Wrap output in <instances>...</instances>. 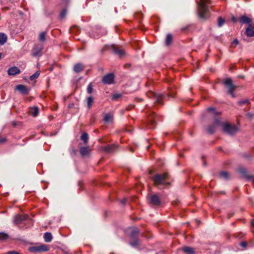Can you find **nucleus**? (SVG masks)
Returning <instances> with one entry per match:
<instances>
[{"label": "nucleus", "mask_w": 254, "mask_h": 254, "mask_svg": "<svg viewBox=\"0 0 254 254\" xmlns=\"http://www.w3.org/2000/svg\"><path fill=\"white\" fill-rule=\"evenodd\" d=\"M210 0H200L197 3V13L200 18L202 19L206 18L209 10L207 6V4H210Z\"/></svg>", "instance_id": "f257e3e1"}, {"label": "nucleus", "mask_w": 254, "mask_h": 254, "mask_svg": "<svg viewBox=\"0 0 254 254\" xmlns=\"http://www.w3.org/2000/svg\"><path fill=\"white\" fill-rule=\"evenodd\" d=\"M168 176V173H166L163 174H157L152 177V180L156 186L167 185L168 184L166 182Z\"/></svg>", "instance_id": "f03ea898"}, {"label": "nucleus", "mask_w": 254, "mask_h": 254, "mask_svg": "<svg viewBox=\"0 0 254 254\" xmlns=\"http://www.w3.org/2000/svg\"><path fill=\"white\" fill-rule=\"evenodd\" d=\"M223 129L226 133L229 135H234L238 131V128L236 126H231L228 123H226L223 125Z\"/></svg>", "instance_id": "7ed1b4c3"}, {"label": "nucleus", "mask_w": 254, "mask_h": 254, "mask_svg": "<svg viewBox=\"0 0 254 254\" xmlns=\"http://www.w3.org/2000/svg\"><path fill=\"white\" fill-rule=\"evenodd\" d=\"M48 250V247L45 245L33 247L30 248V251L33 253L47 252Z\"/></svg>", "instance_id": "20e7f679"}, {"label": "nucleus", "mask_w": 254, "mask_h": 254, "mask_svg": "<svg viewBox=\"0 0 254 254\" xmlns=\"http://www.w3.org/2000/svg\"><path fill=\"white\" fill-rule=\"evenodd\" d=\"M148 198L149 203L152 205H159L161 203L159 196L156 194L150 195L148 196Z\"/></svg>", "instance_id": "39448f33"}, {"label": "nucleus", "mask_w": 254, "mask_h": 254, "mask_svg": "<svg viewBox=\"0 0 254 254\" xmlns=\"http://www.w3.org/2000/svg\"><path fill=\"white\" fill-rule=\"evenodd\" d=\"M224 84L227 88L228 92L232 90H235L237 88V86L233 84L232 80L230 78L225 79L224 81Z\"/></svg>", "instance_id": "423d86ee"}, {"label": "nucleus", "mask_w": 254, "mask_h": 254, "mask_svg": "<svg viewBox=\"0 0 254 254\" xmlns=\"http://www.w3.org/2000/svg\"><path fill=\"white\" fill-rule=\"evenodd\" d=\"M114 75L109 73L104 76L102 79V82L105 84H111L114 83Z\"/></svg>", "instance_id": "0eeeda50"}, {"label": "nucleus", "mask_w": 254, "mask_h": 254, "mask_svg": "<svg viewBox=\"0 0 254 254\" xmlns=\"http://www.w3.org/2000/svg\"><path fill=\"white\" fill-rule=\"evenodd\" d=\"M43 48V45L41 44L35 45L32 50V55L33 57L39 56Z\"/></svg>", "instance_id": "6e6552de"}, {"label": "nucleus", "mask_w": 254, "mask_h": 254, "mask_svg": "<svg viewBox=\"0 0 254 254\" xmlns=\"http://www.w3.org/2000/svg\"><path fill=\"white\" fill-rule=\"evenodd\" d=\"M28 216L26 215H16L13 218V223L16 224H19L22 223L24 220L27 218Z\"/></svg>", "instance_id": "1a4fd4ad"}, {"label": "nucleus", "mask_w": 254, "mask_h": 254, "mask_svg": "<svg viewBox=\"0 0 254 254\" xmlns=\"http://www.w3.org/2000/svg\"><path fill=\"white\" fill-rule=\"evenodd\" d=\"M221 125V122L220 120L218 118H216L215 120V122H214V125L212 126L209 127L208 128L207 130L210 133L212 134L215 132L216 127L217 126H220Z\"/></svg>", "instance_id": "9d476101"}, {"label": "nucleus", "mask_w": 254, "mask_h": 254, "mask_svg": "<svg viewBox=\"0 0 254 254\" xmlns=\"http://www.w3.org/2000/svg\"><path fill=\"white\" fill-rule=\"evenodd\" d=\"M20 93L23 95H27L29 92V89L25 86L21 84L18 85L15 87Z\"/></svg>", "instance_id": "9b49d317"}, {"label": "nucleus", "mask_w": 254, "mask_h": 254, "mask_svg": "<svg viewBox=\"0 0 254 254\" xmlns=\"http://www.w3.org/2000/svg\"><path fill=\"white\" fill-rule=\"evenodd\" d=\"M20 69L16 66L11 67L7 71V73L9 75H15L20 73Z\"/></svg>", "instance_id": "f8f14e48"}, {"label": "nucleus", "mask_w": 254, "mask_h": 254, "mask_svg": "<svg viewBox=\"0 0 254 254\" xmlns=\"http://www.w3.org/2000/svg\"><path fill=\"white\" fill-rule=\"evenodd\" d=\"M246 34L248 37H253L254 36V26L251 24H249L248 27L246 30Z\"/></svg>", "instance_id": "ddd939ff"}, {"label": "nucleus", "mask_w": 254, "mask_h": 254, "mask_svg": "<svg viewBox=\"0 0 254 254\" xmlns=\"http://www.w3.org/2000/svg\"><path fill=\"white\" fill-rule=\"evenodd\" d=\"M240 173L242 174L243 177L247 179L249 181H251L252 182H254V176L248 175L246 174V171L244 169H241L239 170Z\"/></svg>", "instance_id": "4468645a"}, {"label": "nucleus", "mask_w": 254, "mask_h": 254, "mask_svg": "<svg viewBox=\"0 0 254 254\" xmlns=\"http://www.w3.org/2000/svg\"><path fill=\"white\" fill-rule=\"evenodd\" d=\"M91 151V149L88 146L81 147L80 149V152L82 156H85L89 154Z\"/></svg>", "instance_id": "2eb2a0df"}, {"label": "nucleus", "mask_w": 254, "mask_h": 254, "mask_svg": "<svg viewBox=\"0 0 254 254\" xmlns=\"http://www.w3.org/2000/svg\"><path fill=\"white\" fill-rule=\"evenodd\" d=\"M104 121L106 123H112L113 120V115L111 113L106 114L104 118Z\"/></svg>", "instance_id": "dca6fc26"}, {"label": "nucleus", "mask_w": 254, "mask_h": 254, "mask_svg": "<svg viewBox=\"0 0 254 254\" xmlns=\"http://www.w3.org/2000/svg\"><path fill=\"white\" fill-rule=\"evenodd\" d=\"M84 68V65L81 64H76L73 68V70L75 72H79L83 70Z\"/></svg>", "instance_id": "f3484780"}, {"label": "nucleus", "mask_w": 254, "mask_h": 254, "mask_svg": "<svg viewBox=\"0 0 254 254\" xmlns=\"http://www.w3.org/2000/svg\"><path fill=\"white\" fill-rule=\"evenodd\" d=\"M240 22L243 24H249L251 23V19L246 15L242 16L240 19Z\"/></svg>", "instance_id": "a211bd4d"}, {"label": "nucleus", "mask_w": 254, "mask_h": 254, "mask_svg": "<svg viewBox=\"0 0 254 254\" xmlns=\"http://www.w3.org/2000/svg\"><path fill=\"white\" fill-rule=\"evenodd\" d=\"M7 36L3 33H0V45H3L7 41Z\"/></svg>", "instance_id": "6ab92c4d"}, {"label": "nucleus", "mask_w": 254, "mask_h": 254, "mask_svg": "<svg viewBox=\"0 0 254 254\" xmlns=\"http://www.w3.org/2000/svg\"><path fill=\"white\" fill-rule=\"evenodd\" d=\"M53 237L51 233L46 232L44 235V239L46 242H50L52 240Z\"/></svg>", "instance_id": "aec40b11"}, {"label": "nucleus", "mask_w": 254, "mask_h": 254, "mask_svg": "<svg viewBox=\"0 0 254 254\" xmlns=\"http://www.w3.org/2000/svg\"><path fill=\"white\" fill-rule=\"evenodd\" d=\"M113 49L114 53L118 54L120 57H122L125 54V52L122 49H120L115 46L113 47Z\"/></svg>", "instance_id": "412c9836"}, {"label": "nucleus", "mask_w": 254, "mask_h": 254, "mask_svg": "<svg viewBox=\"0 0 254 254\" xmlns=\"http://www.w3.org/2000/svg\"><path fill=\"white\" fill-rule=\"evenodd\" d=\"M30 112L33 116L36 117L38 115L39 113V109L37 107H32L30 109Z\"/></svg>", "instance_id": "4be33fe9"}, {"label": "nucleus", "mask_w": 254, "mask_h": 254, "mask_svg": "<svg viewBox=\"0 0 254 254\" xmlns=\"http://www.w3.org/2000/svg\"><path fill=\"white\" fill-rule=\"evenodd\" d=\"M183 251L188 254H193L194 250L192 248L185 247L183 248Z\"/></svg>", "instance_id": "5701e85b"}, {"label": "nucleus", "mask_w": 254, "mask_h": 254, "mask_svg": "<svg viewBox=\"0 0 254 254\" xmlns=\"http://www.w3.org/2000/svg\"><path fill=\"white\" fill-rule=\"evenodd\" d=\"M138 233V230L137 228H133L130 229V235L132 237H135Z\"/></svg>", "instance_id": "b1692460"}, {"label": "nucleus", "mask_w": 254, "mask_h": 254, "mask_svg": "<svg viewBox=\"0 0 254 254\" xmlns=\"http://www.w3.org/2000/svg\"><path fill=\"white\" fill-rule=\"evenodd\" d=\"M154 101L155 102H157L159 104H162L161 102V99L162 98V95H157L155 94L154 95Z\"/></svg>", "instance_id": "393cba45"}, {"label": "nucleus", "mask_w": 254, "mask_h": 254, "mask_svg": "<svg viewBox=\"0 0 254 254\" xmlns=\"http://www.w3.org/2000/svg\"><path fill=\"white\" fill-rule=\"evenodd\" d=\"M116 147V146L114 144L108 145L105 147L104 150L106 152H110L113 151Z\"/></svg>", "instance_id": "a878e982"}, {"label": "nucleus", "mask_w": 254, "mask_h": 254, "mask_svg": "<svg viewBox=\"0 0 254 254\" xmlns=\"http://www.w3.org/2000/svg\"><path fill=\"white\" fill-rule=\"evenodd\" d=\"M93 103V98L92 97H89L87 98V107L90 109Z\"/></svg>", "instance_id": "bb28decb"}, {"label": "nucleus", "mask_w": 254, "mask_h": 254, "mask_svg": "<svg viewBox=\"0 0 254 254\" xmlns=\"http://www.w3.org/2000/svg\"><path fill=\"white\" fill-rule=\"evenodd\" d=\"M220 176L221 178L227 180L229 178L230 174L227 172H221L220 173Z\"/></svg>", "instance_id": "cd10ccee"}, {"label": "nucleus", "mask_w": 254, "mask_h": 254, "mask_svg": "<svg viewBox=\"0 0 254 254\" xmlns=\"http://www.w3.org/2000/svg\"><path fill=\"white\" fill-rule=\"evenodd\" d=\"M172 41V35L170 34H167L166 38V41H165L166 45L167 46L171 44Z\"/></svg>", "instance_id": "c85d7f7f"}, {"label": "nucleus", "mask_w": 254, "mask_h": 254, "mask_svg": "<svg viewBox=\"0 0 254 254\" xmlns=\"http://www.w3.org/2000/svg\"><path fill=\"white\" fill-rule=\"evenodd\" d=\"M81 139L84 141L85 143H87L88 141V135L87 133H83L81 136Z\"/></svg>", "instance_id": "c756f323"}, {"label": "nucleus", "mask_w": 254, "mask_h": 254, "mask_svg": "<svg viewBox=\"0 0 254 254\" xmlns=\"http://www.w3.org/2000/svg\"><path fill=\"white\" fill-rule=\"evenodd\" d=\"M39 75H40V72L38 71H37L33 75H32L30 76L29 79L31 80H33L35 78H37L39 76Z\"/></svg>", "instance_id": "7c9ffc66"}, {"label": "nucleus", "mask_w": 254, "mask_h": 254, "mask_svg": "<svg viewBox=\"0 0 254 254\" xmlns=\"http://www.w3.org/2000/svg\"><path fill=\"white\" fill-rule=\"evenodd\" d=\"M8 236L7 234L0 232V240H4L8 238Z\"/></svg>", "instance_id": "2f4dec72"}, {"label": "nucleus", "mask_w": 254, "mask_h": 254, "mask_svg": "<svg viewBox=\"0 0 254 254\" xmlns=\"http://www.w3.org/2000/svg\"><path fill=\"white\" fill-rule=\"evenodd\" d=\"M93 89L92 87V84L91 83H90L87 88V92L88 94H90L93 92Z\"/></svg>", "instance_id": "473e14b6"}, {"label": "nucleus", "mask_w": 254, "mask_h": 254, "mask_svg": "<svg viewBox=\"0 0 254 254\" xmlns=\"http://www.w3.org/2000/svg\"><path fill=\"white\" fill-rule=\"evenodd\" d=\"M225 20L221 17H219L218 20V25L219 27L222 26L225 23Z\"/></svg>", "instance_id": "72a5a7b5"}, {"label": "nucleus", "mask_w": 254, "mask_h": 254, "mask_svg": "<svg viewBox=\"0 0 254 254\" xmlns=\"http://www.w3.org/2000/svg\"><path fill=\"white\" fill-rule=\"evenodd\" d=\"M129 244L132 246V247H135L138 245L139 244V241L137 239H135L132 242H130L129 243Z\"/></svg>", "instance_id": "f704fd0d"}, {"label": "nucleus", "mask_w": 254, "mask_h": 254, "mask_svg": "<svg viewBox=\"0 0 254 254\" xmlns=\"http://www.w3.org/2000/svg\"><path fill=\"white\" fill-rule=\"evenodd\" d=\"M67 13V10L66 9H63L61 12L60 13V16L61 18L63 19L65 16L66 14Z\"/></svg>", "instance_id": "c9c22d12"}, {"label": "nucleus", "mask_w": 254, "mask_h": 254, "mask_svg": "<svg viewBox=\"0 0 254 254\" xmlns=\"http://www.w3.org/2000/svg\"><path fill=\"white\" fill-rule=\"evenodd\" d=\"M249 103H250L249 100L244 99V100H242L241 101H239L238 102V104L240 106H242L245 104H249Z\"/></svg>", "instance_id": "e433bc0d"}, {"label": "nucleus", "mask_w": 254, "mask_h": 254, "mask_svg": "<svg viewBox=\"0 0 254 254\" xmlns=\"http://www.w3.org/2000/svg\"><path fill=\"white\" fill-rule=\"evenodd\" d=\"M46 33L45 32H42L39 35V40L41 41H44L45 40Z\"/></svg>", "instance_id": "4c0bfd02"}, {"label": "nucleus", "mask_w": 254, "mask_h": 254, "mask_svg": "<svg viewBox=\"0 0 254 254\" xmlns=\"http://www.w3.org/2000/svg\"><path fill=\"white\" fill-rule=\"evenodd\" d=\"M207 111L208 112H213V115H216L217 114V113L216 112V111L215 110V109H214L213 108H208Z\"/></svg>", "instance_id": "58836bf2"}, {"label": "nucleus", "mask_w": 254, "mask_h": 254, "mask_svg": "<svg viewBox=\"0 0 254 254\" xmlns=\"http://www.w3.org/2000/svg\"><path fill=\"white\" fill-rule=\"evenodd\" d=\"M247 244L246 242H242L240 243V246L243 248H246L247 247Z\"/></svg>", "instance_id": "ea45409f"}, {"label": "nucleus", "mask_w": 254, "mask_h": 254, "mask_svg": "<svg viewBox=\"0 0 254 254\" xmlns=\"http://www.w3.org/2000/svg\"><path fill=\"white\" fill-rule=\"evenodd\" d=\"M120 96H121V95L120 94H115L113 96V99H114V100H116L118 98H119Z\"/></svg>", "instance_id": "a19ab883"}, {"label": "nucleus", "mask_w": 254, "mask_h": 254, "mask_svg": "<svg viewBox=\"0 0 254 254\" xmlns=\"http://www.w3.org/2000/svg\"><path fill=\"white\" fill-rule=\"evenodd\" d=\"M234 91L235 90H232V91H230L228 92L231 94V95L232 96V97L233 98L235 97V94L234 93Z\"/></svg>", "instance_id": "79ce46f5"}, {"label": "nucleus", "mask_w": 254, "mask_h": 254, "mask_svg": "<svg viewBox=\"0 0 254 254\" xmlns=\"http://www.w3.org/2000/svg\"><path fill=\"white\" fill-rule=\"evenodd\" d=\"M5 141V138L0 136V143L4 142Z\"/></svg>", "instance_id": "37998d69"}, {"label": "nucleus", "mask_w": 254, "mask_h": 254, "mask_svg": "<svg viewBox=\"0 0 254 254\" xmlns=\"http://www.w3.org/2000/svg\"><path fill=\"white\" fill-rule=\"evenodd\" d=\"M233 44H234L235 45H237L239 44V41L237 39H235L233 41Z\"/></svg>", "instance_id": "c03bdc74"}, {"label": "nucleus", "mask_w": 254, "mask_h": 254, "mask_svg": "<svg viewBox=\"0 0 254 254\" xmlns=\"http://www.w3.org/2000/svg\"><path fill=\"white\" fill-rule=\"evenodd\" d=\"M154 121L153 119H151L150 120V126H152V127H154Z\"/></svg>", "instance_id": "a18cd8bd"}, {"label": "nucleus", "mask_w": 254, "mask_h": 254, "mask_svg": "<svg viewBox=\"0 0 254 254\" xmlns=\"http://www.w3.org/2000/svg\"><path fill=\"white\" fill-rule=\"evenodd\" d=\"M127 201V199L126 198H123L122 200H121V203L123 204H125L126 202Z\"/></svg>", "instance_id": "49530a36"}, {"label": "nucleus", "mask_w": 254, "mask_h": 254, "mask_svg": "<svg viewBox=\"0 0 254 254\" xmlns=\"http://www.w3.org/2000/svg\"><path fill=\"white\" fill-rule=\"evenodd\" d=\"M7 254H19V253L15 252H9L7 253Z\"/></svg>", "instance_id": "de8ad7c7"}, {"label": "nucleus", "mask_w": 254, "mask_h": 254, "mask_svg": "<svg viewBox=\"0 0 254 254\" xmlns=\"http://www.w3.org/2000/svg\"><path fill=\"white\" fill-rule=\"evenodd\" d=\"M251 225H252L253 227H254V221H252L251 222Z\"/></svg>", "instance_id": "09e8293b"}, {"label": "nucleus", "mask_w": 254, "mask_h": 254, "mask_svg": "<svg viewBox=\"0 0 254 254\" xmlns=\"http://www.w3.org/2000/svg\"><path fill=\"white\" fill-rule=\"evenodd\" d=\"M232 20H233L234 22H236V18H235V17H233V18H232Z\"/></svg>", "instance_id": "8fccbe9b"}, {"label": "nucleus", "mask_w": 254, "mask_h": 254, "mask_svg": "<svg viewBox=\"0 0 254 254\" xmlns=\"http://www.w3.org/2000/svg\"><path fill=\"white\" fill-rule=\"evenodd\" d=\"M73 106V104L69 105L68 107L71 108Z\"/></svg>", "instance_id": "3c124183"}]
</instances>
